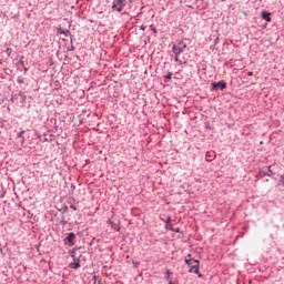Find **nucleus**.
<instances>
[{
	"label": "nucleus",
	"mask_w": 284,
	"mask_h": 284,
	"mask_svg": "<svg viewBox=\"0 0 284 284\" xmlns=\"http://www.w3.org/2000/svg\"><path fill=\"white\" fill-rule=\"evenodd\" d=\"M71 10H74V6L71 7Z\"/></svg>",
	"instance_id": "obj_29"
},
{
	"label": "nucleus",
	"mask_w": 284,
	"mask_h": 284,
	"mask_svg": "<svg viewBox=\"0 0 284 284\" xmlns=\"http://www.w3.org/2000/svg\"><path fill=\"white\" fill-rule=\"evenodd\" d=\"M165 274H166L165 281H168V282L172 281V280L170 278V276H172V271H170V268H166Z\"/></svg>",
	"instance_id": "obj_12"
},
{
	"label": "nucleus",
	"mask_w": 284,
	"mask_h": 284,
	"mask_svg": "<svg viewBox=\"0 0 284 284\" xmlns=\"http://www.w3.org/2000/svg\"><path fill=\"white\" fill-rule=\"evenodd\" d=\"M164 79H166L168 81L172 80V72H168L165 75H164Z\"/></svg>",
	"instance_id": "obj_15"
},
{
	"label": "nucleus",
	"mask_w": 284,
	"mask_h": 284,
	"mask_svg": "<svg viewBox=\"0 0 284 284\" xmlns=\"http://www.w3.org/2000/svg\"><path fill=\"white\" fill-rule=\"evenodd\" d=\"M184 262L190 267V270H189L190 274H196L199 276V278H203V274H201V272L199 271L200 265H201V262L199 260L185 257Z\"/></svg>",
	"instance_id": "obj_2"
},
{
	"label": "nucleus",
	"mask_w": 284,
	"mask_h": 284,
	"mask_svg": "<svg viewBox=\"0 0 284 284\" xmlns=\"http://www.w3.org/2000/svg\"><path fill=\"white\" fill-rule=\"evenodd\" d=\"M169 284H174V282H172V280L169 281Z\"/></svg>",
	"instance_id": "obj_27"
},
{
	"label": "nucleus",
	"mask_w": 284,
	"mask_h": 284,
	"mask_svg": "<svg viewBox=\"0 0 284 284\" xmlns=\"http://www.w3.org/2000/svg\"><path fill=\"white\" fill-rule=\"evenodd\" d=\"M113 230H119V225L112 224Z\"/></svg>",
	"instance_id": "obj_22"
},
{
	"label": "nucleus",
	"mask_w": 284,
	"mask_h": 284,
	"mask_svg": "<svg viewBox=\"0 0 284 284\" xmlns=\"http://www.w3.org/2000/svg\"><path fill=\"white\" fill-rule=\"evenodd\" d=\"M247 77H254V72L248 71V72H247Z\"/></svg>",
	"instance_id": "obj_20"
},
{
	"label": "nucleus",
	"mask_w": 284,
	"mask_h": 284,
	"mask_svg": "<svg viewBox=\"0 0 284 284\" xmlns=\"http://www.w3.org/2000/svg\"><path fill=\"white\" fill-rule=\"evenodd\" d=\"M165 227H166V230H170V232L174 231L172 223H166Z\"/></svg>",
	"instance_id": "obj_14"
},
{
	"label": "nucleus",
	"mask_w": 284,
	"mask_h": 284,
	"mask_svg": "<svg viewBox=\"0 0 284 284\" xmlns=\"http://www.w3.org/2000/svg\"><path fill=\"white\" fill-rule=\"evenodd\" d=\"M19 95H20V97H23V99H26V94L19 92Z\"/></svg>",
	"instance_id": "obj_23"
},
{
	"label": "nucleus",
	"mask_w": 284,
	"mask_h": 284,
	"mask_svg": "<svg viewBox=\"0 0 284 284\" xmlns=\"http://www.w3.org/2000/svg\"><path fill=\"white\" fill-rule=\"evenodd\" d=\"M225 88H227V83L223 80L211 83V92H214L216 90H225Z\"/></svg>",
	"instance_id": "obj_5"
},
{
	"label": "nucleus",
	"mask_w": 284,
	"mask_h": 284,
	"mask_svg": "<svg viewBox=\"0 0 284 284\" xmlns=\"http://www.w3.org/2000/svg\"><path fill=\"white\" fill-rule=\"evenodd\" d=\"M150 30H152L154 37H156V34H159V30L155 29L154 24L150 26Z\"/></svg>",
	"instance_id": "obj_13"
},
{
	"label": "nucleus",
	"mask_w": 284,
	"mask_h": 284,
	"mask_svg": "<svg viewBox=\"0 0 284 284\" xmlns=\"http://www.w3.org/2000/svg\"><path fill=\"white\" fill-rule=\"evenodd\" d=\"M17 83H19V84L23 83V79L18 78Z\"/></svg>",
	"instance_id": "obj_19"
},
{
	"label": "nucleus",
	"mask_w": 284,
	"mask_h": 284,
	"mask_svg": "<svg viewBox=\"0 0 284 284\" xmlns=\"http://www.w3.org/2000/svg\"><path fill=\"white\" fill-rule=\"evenodd\" d=\"M71 258L73 262L69 264L70 270H79L81 267V260L74 254V250L70 251Z\"/></svg>",
	"instance_id": "obj_4"
},
{
	"label": "nucleus",
	"mask_w": 284,
	"mask_h": 284,
	"mask_svg": "<svg viewBox=\"0 0 284 284\" xmlns=\"http://www.w3.org/2000/svg\"><path fill=\"white\" fill-rule=\"evenodd\" d=\"M70 43H71V45H70V48L67 49V52H74L75 48L73 44L74 43L73 38H70Z\"/></svg>",
	"instance_id": "obj_11"
},
{
	"label": "nucleus",
	"mask_w": 284,
	"mask_h": 284,
	"mask_svg": "<svg viewBox=\"0 0 284 284\" xmlns=\"http://www.w3.org/2000/svg\"><path fill=\"white\" fill-rule=\"evenodd\" d=\"M191 256H192V254H189V255H187V258H190Z\"/></svg>",
	"instance_id": "obj_28"
},
{
	"label": "nucleus",
	"mask_w": 284,
	"mask_h": 284,
	"mask_svg": "<svg viewBox=\"0 0 284 284\" xmlns=\"http://www.w3.org/2000/svg\"><path fill=\"white\" fill-rule=\"evenodd\" d=\"M64 212H68V206H64Z\"/></svg>",
	"instance_id": "obj_26"
},
{
	"label": "nucleus",
	"mask_w": 284,
	"mask_h": 284,
	"mask_svg": "<svg viewBox=\"0 0 284 284\" xmlns=\"http://www.w3.org/2000/svg\"><path fill=\"white\" fill-rule=\"evenodd\" d=\"M262 19L266 21V23H272V13L268 11H262Z\"/></svg>",
	"instance_id": "obj_7"
},
{
	"label": "nucleus",
	"mask_w": 284,
	"mask_h": 284,
	"mask_svg": "<svg viewBox=\"0 0 284 284\" xmlns=\"http://www.w3.org/2000/svg\"><path fill=\"white\" fill-rule=\"evenodd\" d=\"M61 224H62V225H68V222L65 221V217H62Z\"/></svg>",
	"instance_id": "obj_17"
},
{
	"label": "nucleus",
	"mask_w": 284,
	"mask_h": 284,
	"mask_svg": "<svg viewBox=\"0 0 284 284\" xmlns=\"http://www.w3.org/2000/svg\"><path fill=\"white\" fill-rule=\"evenodd\" d=\"M268 172L265 171H261L260 172V176H268L270 179H272V175L274 174V171H272V165L267 166Z\"/></svg>",
	"instance_id": "obj_8"
},
{
	"label": "nucleus",
	"mask_w": 284,
	"mask_h": 284,
	"mask_svg": "<svg viewBox=\"0 0 284 284\" xmlns=\"http://www.w3.org/2000/svg\"><path fill=\"white\" fill-rule=\"evenodd\" d=\"M187 48V44L183 41L178 42V44H173L172 52L174 54V62L179 63V65H183V61L179 58L183 52H185V49Z\"/></svg>",
	"instance_id": "obj_1"
},
{
	"label": "nucleus",
	"mask_w": 284,
	"mask_h": 284,
	"mask_svg": "<svg viewBox=\"0 0 284 284\" xmlns=\"http://www.w3.org/2000/svg\"><path fill=\"white\" fill-rule=\"evenodd\" d=\"M70 209L73 210L74 212H77V206L74 204H71Z\"/></svg>",
	"instance_id": "obj_18"
},
{
	"label": "nucleus",
	"mask_w": 284,
	"mask_h": 284,
	"mask_svg": "<svg viewBox=\"0 0 284 284\" xmlns=\"http://www.w3.org/2000/svg\"><path fill=\"white\" fill-rule=\"evenodd\" d=\"M71 189H73V190H74V186H73V184L71 185Z\"/></svg>",
	"instance_id": "obj_30"
},
{
	"label": "nucleus",
	"mask_w": 284,
	"mask_h": 284,
	"mask_svg": "<svg viewBox=\"0 0 284 284\" xmlns=\"http://www.w3.org/2000/svg\"><path fill=\"white\" fill-rule=\"evenodd\" d=\"M23 134H26V131H20V132L17 134V139H20L21 145H23V143H26V136H23Z\"/></svg>",
	"instance_id": "obj_10"
},
{
	"label": "nucleus",
	"mask_w": 284,
	"mask_h": 284,
	"mask_svg": "<svg viewBox=\"0 0 284 284\" xmlns=\"http://www.w3.org/2000/svg\"><path fill=\"white\" fill-rule=\"evenodd\" d=\"M125 6H128V0H113L111 8L113 12H123Z\"/></svg>",
	"instance_id": "obj_3"
},
{
	"label": "nucleus",
	"mask_w": 284,
	"mask_h": 284,
	"mask_svg": "<svg viewBox=\"0 0 284 284\" xmlns=\"http://www.w3.org/2000/svg\"><path fill=\"white\" fill-rule=\"evenodd\" d=\"M57 34H63L64 37H70V39H73L72 32H70V30H63L61 27L57 29Z\"/></svg>",
	"instance_id": "obj_6"
},
{
	"label": "nucleus",
	"mask_w": 284,
	"mask_h": 284,
	"mask_svg": "<svg viewBox=\"0 0 284 284\" xmlns=\"http://www.w3.org/2000/svg\"><path fill=\"white\" fill-rule=\"evenodd\" d=\"M168 223H172V216H170V215L165 220V224H168Z\"/></svg>",
	"instance_id": "obj_16"
},
{
	"label": "nucleus",
	"mask_w": 284,
	"mask_h": 284,
	"mask_svg": "<svg viewBox=\"0 0 284 284\" xmlns=\"http://www.w3.org/2000/svg\"><path fill=\"white\" fill-rule=\"evenodd\" d=\"M216 43H219V38H216L215 40H214V44L216 45Z\"/></svg>",
	"instance_id": "obj_24"
},
{
	"label": "nucleus",
	"mask_w": 284,
	"mask_h": 284,
	"mask_svg": "<svg viewBox=\"0 0 284 284\" xmlns=\"http://www.w3.org/2000/svg\"><path fill=\"white\" fill-rule=\"evenodd\" d=\"M140 30H142L143 32H145V26H140Z\"/></svg>",
	"instance_id": "obj_21"
},
{
	"label": "nucleus",
	"mask_w": 284,
	"mask_h": 284,
	"mask_svg": "<svg viewBox=\"0 0 284 284\" xmlns=\"http://www.w3.org/2000/svg\"><path fill=\"white\" fill-rule=\"evenodd\" d=\"M173 232H180V229H173Z\"/></svg>",
	"instance_id": "obj_25"
},
{
	"label": "nucleus",
	"mask_w": 284,
	"mask_h": 284,
	"mask_svg": "<svg viewBox=\"0 0 284 284\" xmlns=\"http://www.w3.org/2000/svg\"><path fill=\"white\" fill-rule=\"evenodd\" d=\"M74 239H77V234L71 232L65 237V241H68V243H70V245H74Z\"/></svg>",
	"instance_id": "obj_9"
}]
</instances>
